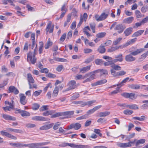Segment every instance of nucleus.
<instances>
[{
  "label": "nucleus",
  "instance_id": "obj_17",
  "mask_svg": "<svg viewBox=\"0 0 148 148\" xmlns=\"http://www.w3.org/2000/svg\"><path fill=\"white\" fill-rule=\"evenodd\" d=\"M115 58L116 59L113 60V62L114 63L118 61L121 62L123 61V55L121 54L116 56Z\"/></svg>",
  "mask_w": 148,
  "mask_h": 148
},
{
  "label": "nucleus",
  "instance_id": "obj_46",
  "mask_svg": "<svg viewBox=\"0 0 148 148\" xmlns=\"http://www.w3.org/2000/svg\"><path fill=\"white\" fill-rule=\"evenodd\" d=\"M3 109L5 112H7V111H11L12 110L14 109V108L12 106H7L6 107H3Z\"/></svg>",
  "mask_w": 148,
  "mask_h": 148
},
{
  "label": "nucleus",
  "instance_id": "obj_54",
  "mask_svg": "<svg viewBox=\"0 0 148 148\" xmlns=\"http://www.w3.org/2000/svg\"><path fill=\"white\" fill-rule=\"evenodd\" d=\"M50 143L49 142H46L41 143H37L38 147H39L42 145H48Z\"/></svg>",
  "mask_w": 148,
  "mask_h": 148
},
{
  "label": "nucleus",
  "instance_id": "obj_3",
  "mask_svg": "<svg viewBox=\"0 0 148 148\" xmlns=\"http://www.w3.org/2000/svg\"><path fill=\"white\" fill-rule=\"evenodd\" d=\"M37 45H36V47L34 49L33 53L30 51L27 54V61L29 62V61L32 64H34L36 62V58L35 57V52L37 50Z\"/></svg>",
  "mask_w": 148,
  "mask_h": 148
},
{
  "label": "nucleus",
  "instance_id": "obj_60",
  "mask_svg": "<svg viewBox=\"0 0 148 148\" xmlns=\"http://www.w3.org/2000/svg\"><path fill=\"white\" fill-rule=\"evenodd\" d=\"M29 46H30V45H29L27 42H25L23 48V50L25 51H27L28 49Z\"/></svg>",
  "mask_w": 148,
  "mask_h": 148
},
{
  "label": "nucleus",
  "instance_id": "obj_52",
  "mask_svg": "<svg viewBox=\"0 0 148 148\" xmlns=\"http://www.w3.org/2000/svg\"><path fill=\"white\" fill-rule=\"evenodd\" d=\"M67 3H65L62 5L61 8V11H64V12H66L67 10V9L66 7V5Z\"/></svg>",
  "mask_w": 148,
  "mask_h": 148
},
{
  "label": "nucleus",
  "instance_id": "obj_64",
  "mask_svg": "<svg viewBox=\"0 0 148 148\" xmlns=\"http://www.w3.org/2000/svg\"><path fill=\"white\" fill-rule=\"evenodd\" d=\"M76 148H90V147L88 145H77Z\"/></svg>",
  "mask_w": 148,
  "mask_h": 148
},
{
  "label": "nucleus",
  "instance_id": "obj_40",
  "mask_svg": "<svg viewBox=\"0 0 148 148\" xmlns=\"http://www.w3.org/2000/svg\"><path fill=\"white\" fill-rule=\"evenodd\" d=\"M129 79V78L128 77H126L124 79L122 82L119 84H118L116 85V86H119L121 87L122 86L123 84L126 82Z\"/></svg>",
  "mask_w": 148,
  "mask_h": 148
},
{
  "label": "nucleus",
  "instance_id": "obj_50",
  "mask_svg": "<svg viewBox=\"0 0 148 148\" xmlns=\"http://www.w3.org/2000/svg\"><path fill=\"white\" fill-rule=\"evenodd\" d=\"M40 107V105L37 103H34L33 104L32 108L34 110H38Z\"/></svg>",
  "mask_w": 148,
  "mask_h": 148
},
{
  "label": "nucleus",
  "instance_id": "obj_34",
  "mask_svg": "<svg viewBox=\"0 0 148 148\" xmlns=\"http://www.w3.org/2000/svg\"><path fill=\"white\" fill-rule=\"evenodd\" d=\"M52 45V42L50 41V38H49L47 41V43L45 45V49H47L49 48V47Z\"/></svg>",
  "mask_w": 148,
  "mask_h": 148
},
{
  "label": "nucleus",
  "instance_id": "obj_36",
  "mask_svg": "<svg viewBox=\"0 0 148 148\" xmlns=\"http://www.w3.org/2000/svg\"><path fill=\"white\" fill-rule=\"evenodd\" d=\"M129 87L133 89H138L140 88V86L138 84H131L129 86Z\"/></svg>",
  "mask_w": 148,
  "mask_h": 148
},
{
  "label": "nucleus",
  "instance_id": "obj_49",
  "mask_svg": "<svg viewBox=\"0 0 148 148\" xmlns=\"http://www.w3.org/2000/svg\"><path fill=\"white\" fill-rule=\"evenodd\" d=\"M122 38H119L114 40L113 42V45H116L119 43L120 41L122 40Z\"/></svg>",
  "mask_w": 148,
  "mask_h": 148
},
{
  "label": "nucleus",
  "instance_id": "obj_51",
  "mask_svg": "<svg viewBox=\"0 0 148 148\" xmlns=\"http://www.w3.org/2000/svg\"><path fill=\"white\" fill-rule=\"evenodd\" d=\"M30 114L29 112L23 110L21 115L22 117H24L25 116H30Z\"/></svg>",
  "mask_w": 148,
  "mask_h": 148
},
{
  "label": "nucleus",
  "instance_id": "obj_29",
  "mask_svg": "<svg viewBox=\"0 0 148 148\" xmlns=\"http://www.w3.org/2000/svg\"><path fill=\"white\" fill-rule=\"evenodd\" d=\"M144 32V30H139L138 31L135 32L133 34L132 36V37H134L135 36H138L141 35Z\"/></svg>",
  "mask_w": 148,
  "mask_h": 148
},
{
  "label": "nucleus",
  "instance_id": "obj_37",
  "mask_svg": "<svg viewBox=\"0 0 148 148\" xmlns=\"http://www.w3.org/2000/svg\"><path fill=\"white\" fill-rule=\"evenodd\" d=\"M111 66L112 68V69L114 70L120 71L121 69V68L120 66L115 64L111 65Z\"/></svg>",
  "mask_w": 148,
  "mask_h": 148
},
{
  "label": "nucleus",
  "instance_id": "obj_15",
  "mask_svg": "<svg viewBox=\"0 0 148 148\" xmlns=\"http://www.w3.org/2000/svg\"><path fill=\"white\" fill-rule=\"evenodd\" d=\"M54 25L51 26V23L50 22L48 23L46 29V31L47 34L49 30V32L51 33L53 32V30Z\"/></svg>",
  "mask_w": 148,
  "mask_h": 148
},
{
  "label": "nucleus",
  "instance_id": "obj_63",
  "mask_svg": "<svg viewBox=\"0 0 148 148\" xmlns=\"http://www.w3.org/2000/svg\"><path fill=\"white\" fill-rule=\"evenodd\" d=\"M42 92V90L36 91L33 93V95L35 96L36 97L37 96L40 94Z\"/></svg>",
  "mask_w": 148,
  "mask_h": 148
},
{
  "label": "nucleus",
  "instance_id": "obj_35",
  "mask_svg": "<svg viewBox=\"0 0 148 148\" xmlns=\"http://www.w3.org/2000/svg\"><path fill=\"white\" fill-rule=\"evenodd\" d=\"M145 139H144L138 140L136 143V145L138 146L140 144H143L145 142Z\"/></svg>",
  "mask_w": 148,
  "mask_h": 148
},
{
  "label": "nucleus",
  "instance_id": "obj_55",
  "mask_svg": "<svg viewBox=\"0 0 148 148\" xmlns=\"http://www.w3.org/2000/svg\"><path fill=\"white\" fill-rule=\"evenodd\" d=\"M119 89L120 87H118L117 88L116 90L111 92L110 95H113L114 94L117 93L118 92H119Z\"/></svg>",
  "mask_w": 148,
  "mask_h": 148
},
{
  "label": "nucleus",
  "instance_id": "obj_26",
  "mask_svg": "<svg viewBox=\"0 0 148 148\" xmlns=\"http://www.w3.org/2000/svg\"><path fill=\"white\" fill-rule=\"evenodd\" d=\"M146 117L144 116H141L140 117L136 116L133 117L132 119L133 120H137L141 121H144Z\"/></svg>",
  "mask_w": 148,
  "mask_h": 148
},
{
  "label": "nucleus",
  "instance_id": "obj_20",
  "mask_svg": "<svg viewBox=\"0 0 148 148\" xmlns=\"http://www.w3.org/2000/svg\"><path fill=\"white\" fill-rule=\"evenodd\" d=\"M53 126V124L45 125L40 128V129L42 130H47L51 128Z\"/></svg>",
  "mask_w": 148,
  "mask_h": 148
},
{
  "label": "nucleus",
  "instance_id": "obj_4",
  "mask_svg": "<svg viewBox=\"0 0 148 148\" xmlns=\"http://www.w3.org/2000/svg\"><path fill=\"white\" fill-rule=\"evenodd\" d=\"M67 86H68V88L63 91V92L68 91L75 88L76 87V82L74 80H71L68 83Z\"/></svg>",
  "mask_w": 148,
  "mask_h": 148
},
{
  "label": "nucleus",
  "instance_id": "obj_16",
  "mask_svg": "<svg viewBox=\"0 0 148 148\" xmlns=\"http://www.w3.org/2000/svg\"><path fill=\"white\" fill-rule=\"evenodd\" d=\"M29 147L31 148H48V147H38L37 143L24 144V147Z\"/></svg>",
  "mask_w": 148,
  "mask_h": 148
},
{
  "label": "nucleus",
  "instance_id": "obj_59",
  "mask_svg": "<svg viewBox=\"0 0 148 148\" xmlns=\"http://www.w3.org/2000/svg\"><path fill=\"white\" fill-rule=\"evenodd\" d=\"M117 105L123 108H128V105L126 103H118Z\"/></svg>",
  "mask_w": 148,
  "mask_h": 148
},
{
  "label": "nucleus",
  "instance_id": "obj_57",
  "mask_svg": "<svg viewBox=\"0 0 148 148\" xmlns=\"http://www.w3.org/2000/svg\"><path fill=\"white\" fill-rule=\"evenodd\" d=\"M79 95L78 93H75L71 97V99L72 100H75L78 97Z\"/></svg>",
  "mask_w": 148,
  "mask_h": 148
},
{
  "label": "nucleus",
  "instance_id": "obj_21",
  "mask_svg": "<svg viewBox=\"0 0 148 148\" xmlns=\"http://www.w3.org/2000/svg\"><path fill=\"white\" fill-rule=\"evenodd\" d=\"M90 66H88L80 69L79 72L83 73H85L90 69Z\"/></svg>",
  "mask_w": 148,
  "mask_h": 148
},
{
  "label": "nucleus",
  "instance_id": "obj_18",
  "mask_svg": "<svg viewBox=\"0 0 148 148\" xmlns=\"http://www.w3.org/2000/svg\"><path fill=\"white\" fill-rule=\"evenodd\" d=\"M107 80L106 79H104L100 80L98 81L91 84L92 86H96L98 85H101L102 84L105 83L107 82Z\"/></svg>",
  "mask_w": 148,
  "mask_h": 148
},
{
  "label": "nucleus",
  "instance_id": "obj_19",
  "mask_svg": "<svg viewBox=\"0 0 148 148\" xmlns=\"http://www.w3.org/2000/svg\"><path fill=\"white\" fill-rule=\"evenodd\" d=\"M8 90L10 92H13L15 95L18 94L19 92L18 90L14 86H10Z\"/></svg>",
  "mask_w": 148,
  "mask_h": 148
},
{
  "label": "nucleus",
  "instance_id": "obj_12",
  "mask_svg": "<svg viewBox=\"0 0 148 148\" xmlns=\"http://www.w3.org/2000/svg\"><path fill=\"white\" fill-rule=\"evenodd\" d=\"M27 79L28 82V84L29 86V88L31 89V83H34V80L32 77V75L30 73H28L27 75Z\"/></svg>",
  "mask_w": 148,
  "mask_h": 148
},
{
  "label": "nucleus",
  "instance_id": "obj_47",
  "mask_svg": "<svg viewBox=\"0 0 148 148\" xmlns=\"http://www.w3.org/2000/svg\"><path fill=\"white\" fill-rule=\"evenodd\" d=\"M98 51L100 53H104L106 49L103 46H100L98 49Z\"/></svg>",
  "mask_w": 148,
  "mask_h": 148
},
{
  "label": "nucleus",
  "instance_id": "obj_44",
  "mask_svg": "<svg viewBox=\"0 0 148 148\" xmlns=\"http://www.w3.org/2000/svg\"><path fill=\"white\" fill-rule=\"evenodd\" d=\"M135 13L136 16L137 18H140L144 16L142 15L140 12L138 10H136Z\"/></svg>",
  "mask_w": 148,
  "mask_h": 148
},
{
  "label": "nucleus",
  "instance_id": "obj_56",
  "mask_svg": "<svg viewBox=\"0 0 148 148\" xmlns=\"http://www.w3.org/2000/svg\"><path fill=\"white\" fill-rule=\"evenodd\" d=\"M110 71L111 74L113 75L114 77L118 76V72H116L115 70L112 69Z\"/></svg>",
  "mask_w": 148,
  "mask_h": 148
},
{
  "label": "nucleus",
  "instance_id": "obj_2",
  "mask_svg": "<svg viewBox=\"0 0 148 148\" xmlns=\"http://www.w3.org/2000/svg\"><path fill=\"white\" fill-rule=\"evenodd\" d=\"M74 114L73 111H69L66 112H59L51 116V118H54L61 116H66V118H70Z\"/></svg>",
  "mask_w": 148,
  "mask_h": 148
},
{
  "label": "nucleus",
  "instance_id": "obj_45",
  "mask_svg": "<svg viewBox=\"0 0 148 148\" xmlns=\"http://www.w3.org/2000/svg\"><path fill=\"white\" fill-rule=\"evenodd\" d=\"M123 112L125 114L130 115L133 113V111L132 110H130L127 109L124 110L123 111Z\"/></svg>",
  "mask_w": 148,
  "mask_h": 148
},
{
  "label": "nucleus",
  "instance_id": "obj_42",
  "mask_svg": "<svg viewBox=\"0 0 148 148\" xmlns=\"http://www.w3.org/2000/svg\"><path fill=\"white\" fill-rule=\"evenodd\" d=\"M120 47V46H116L115 47H112L108 49V51L110 52H112L118 49Z\"/></svg>",
  "mask_w": 148,
  "mask_h": 148
},
{
  "label": "nucleus",
  "instance_id": "obj_53",
  "mask_svg": "<svg viewBox=\"0 0 148 148\" xmlns=\"http://www.w3.org/2000/svg\"><path fill=\"white\" fill-rule=\"evenodd\" d=\"M88 116L87 114H85L80 116L76 118L77 120L86 119L88 118Z\"/></svg>",
  "mask_w": 148,
  "mask_h": 148
},
{
  "label": "nucleus",
  "instance_id": "obj_58",
  "mask_svg": "<svg viewBox=\"0 0 148 148\" xmlns=\"http://www.w3.org/2000/svg\"><path fill=\"white\" fill-rule=\"evenodd\" d=\"M95 102L96 101L95 100L86 101V106H91L92 104L95 103Z\"/></svg>",
  "mask_w": 148,
  "mask_h": 148
},
{
  "label": "nucleus",
  "instance_id": "obj_28",
  "mask_svg": "<svg viewBox=\"0 0 148 148\" xmlns=\"http://www.w3.org/2000/svg\"><path fill=\"white\" fill-rule=\"evenodd\" d=\"M59 92V88L58 87L56 86L55 88L53 90L52 94V97H56Z\"/></svg>",
  "mask_w": 148,
  "mask_h": 148
},
{
  "label": "nucleus",
  "instance_id": "obj_7",
  "mask_svg": "<svg viewBox=\"0 0 148 148\" xmlns=\"http://www.w3.org/2000/svg\"><path fill=\"white\" fill-rule=\"evenodd\" d=\"M87 17V14L86 13H84L82 16H80L79 22L77 25L78 27H79L81 26L83 21H86Z\"/></svg>",
  "mask_w": 148,
  "mask_h": 148
},
{
  "label": "nucleus",
  "instance_id": "obj_38",
  "mask_svg": "<svg viewBox=\"0 0 148 148\" xmlns=\"http://www.w3.org/2000/svg\"><path fill=\"white\" fill-rule=\"evenodd\" d=\"M103 61L102 59H97L95 60V63L98 65H102L103 63Z\"/></svg>",
  "mask_w": 148,
  "mask_h": 148
},
{
  "label": "nucleus",
  "instance_id": "obj_5",
  "mask_svg": "<svg viewBox=\"0 0 148 148\" xmlns=\"http://www.w3.org/2000/svg\"><path fill=\"white\" fill-rule=\"evenodd\" d=\"M121 95L126 98H129L132 99H135L137 98V96L135 94L132 93H122Z\"/></svg>",
  "mask_w": 148,
  "mask_h": 148
},
{
  "label": "nucleus",
  "instance_id": "obj_31",
  "mask_svg": "<svg viewBox=\"0 0 148 148\" xmlns=\"http://www.w3.org/2000/svg\"><path fill=\"white\" fill-rule=\"evenodd\" d=\"M10 144L12 146H16V147H24V144L22 143H21L18 142H17L16 143H12Z\"/></svg>",
  "mask_w": 148,
  "mask_h": 148
},
{
  "label": "nucleus",
  "instance_id": "obj_33",
  "mask_svg": "<svg viewBox=\"0 0 148 148\" xmlns=\"http://www.w3.org/2000/svg\"><path fill=\"white\" fill-rule=\"evenodd\" d=\"M39 53L40 54H41L42 52L43 47L44 44L41 41L39 42Z\"/></svg>",
  "mask_w": 148,
  "mask_h": 148
},
{
  "label": "nucleus",
  "instance_id": "obj_39",
  "mask_svg": "<svg viewBox=\"0 0 148 148\" xmlns=\"http://www.w3.org/2000/svg\"><path fill=\"white\" fill-rule=\"evenodd\" d=\"M94 56H92L86 59L84 61V63H88L94 60Z\"/></svg>",
  "mask_w": 148,
  "mask_h": 148
},
{
  "label": "nucleus",
  "instance_id": "obj_22",
  "mask_svg": "<svg viewBox=\"0 0 148 148\" xmlns=\"http://www.w3.org/2000/svg\"><path fill=\"white\" fill-rule=\"evenodd\" d=\"M95 72L97 73L100 72V76L102 75H107L108 74V72L105 69H99L95 70Z\"/></svg>",
  "mask_w": 148,
  "mask_h": 148
},
{
  "label": "nucleus",
  "instance_id": "obj_43",
  "mask_svg": "<svg viewBox=\"0 0 148 148\" xmlns=\"http://www.w3.org/2000/svg\"><path fill=\"white\" fill-rule=\"evenodd\" d=\"M128 108L132 109H138V106L135 104H132L131 105H128Z\"/></svg>",
  "mask_w": 148,
  "mask_h": 148
},
{
  "label": "nucleus",
  "instance_id": "obj_8",
  "mask_svg": "<svg viewBox=\"0 0 148 148\" xmlns=\"http://www.w3.org/2000/svg\"><path fill=\"white\" fill-rule=\"evenodd\" d=\"M81 127V125L79 123H73L68 126V130L73 128L75 130H78Z\"/></svg>",
  "mask_w": 148,
  "mask_h": 148
},
{
  "label": "nucleus",
  "instance_id": "obj_13",
  "mask_svg": "<svg viewBox=\"0 0 148 148\" xmlns=\"http://www.w3.org/2000/svg\"><path fill=\"white\" fill-rule=\"evenodd\" d=\"M20 95V100L21 103L23 105H25L27 102V101L26 100V97L23 94H21Z\"/></svg>",
  "mask_w": 148,
  "mask_h": 148
},
{
  "label": "nucleus",
  "instance_id": "obj_41",
  "mask_svg": "<svg viewBox=\"0 0 148 148\" xmlns=\"http://www.w3.org/2000/svg\"><path fill=\"white\" fill-rule=\"evenodd\" d=\"M90 26L93 33H95L96 24L94 22L91 23L90 24Z\"/></svg>",
  "mask_w": 148,
  "mask_h": 148
},
{
  "label": "nucleus",
  "instance_id": "obj_27",
  "mask_svg": "<svg viewBox=\"0 0 148 148\" xmlns=\"http://www.w3.org/2000/svg\"><path fill=\"white\" fill-rule=\"evenodd\" d=\"M148 56V51L143 54L138 59L139 62H140L144 60Z\"/></svg>",
  "mask_w": 148,
  "mask_h": 148
},
{
  "label": "nucleus",
  "instance_id": "obj_1",
  "mask_svg": "<svg viewBox=\"0 0 148 148\" xmlns=\"http://www.w3.org/2000/svg\"><path fill=\"white\" fill-rule=\"evenodd\" d=\"M145 50V49L144 48H140L137 49L134 51H133V50L130 51V53L125 56V60L127 62H130L134 61L136 60V58L133 57V56H136L143 52Z\"/></svg>",
  "mask_w": 148,
  "mask_h": 148
},
{
  "label": "nucleus",
  "instance_id": "obj_61",
  "mask_svg": "<svg viewBox=\"0 0 148 148\" xmlns=\"http://www.w3.org/2000/svg\"><path fill=\"white\" fill-rule=\"evenodd\" d=\"M49 87L50 88L52 87V85L50 83H49L47 84L46 86L44 89L43 90L45 92H46L48 90Z\"/></svg>",
  "mask_w": 148,
  "mask_h": 148
},
{
  "label": "nucleus",
  "instance_id": "obj_24",
  "mask_svg": "<svg viewBox=\"0 0 148 148\" xmlns=\"http://www.w3.org/2000/svg\"><path fill=\"white\" fill-rule=\"evenodd\" d=\"M133 30L132 28L130 27L126 29L124 32V33L126 36L129 35L132 32Z\"/></svg>",
  "mask_w": 148,
  "mask_h": 148
},
{
  "label": "nucleus",
  "instance_id": "obj_32",
  "mask_svg": "<svg viewBox=\"0 0 148 148\" xmlns=\"http://www.w3.org/2000/svg\"><path fill=\"white\" fill-rule=\"evenodd\" d=\"M109 12H108V13L107 14H106L105 13H103L100 15V21L104 20L107 17L108 15Z\"/></svg>",
  "mask_w": 148,
  "mask_h": 148
},
{
  "label": "nucleus",
  "instance_id": "obj_30",
  "mask_svg": "<svg viewBox=\"0 0 148 148\" xmlns=\"http://www.w3.org/2000/svg\"><path fill=\"white\" fill-rule=\"evenodd\" d=\"M110 112L108 111H105L103 112H100L99 113V116L100 117H105L109 115Z\"/></svg>",
  "mask_w": 148,
  "mask_h": 148
},
{
  "label": "nucleus",
  "instance_id": "obj_23",
  "mask_svg": "<svg viewBox=\"0 0 148 148\" xmlns=\"http://www.w3.org/2000/svg\"><path fill=\"white\" fill-rule=\"evenodd\" d=\"M134 20V17L131 16L125 19H124L123 22L124 23H125L130 24L132 23Z\"/></svg>",
  "mask_w": 148,
  "mask_h": 148
},
{
  "label": "nucleus",
  "instance_id": "obj_62",
  "mask_svg": "<svg viewBox=\"0 0 148 148\" xmlns=\"http://www.w3.org/2000/svg\"><path fill=\"white\" fill-rule=\"evenodd\" d=\"M26 7L29 11H35V9L34 8L31 7L29 5H27L26 6Z\"/></svg>",
  "mask_w": 148,
  "mask_h": 148
},
{
  "label": "nucleus",
  "instance_id": "obj_11",
  "mask_svg": "<svg viewBox=\"0 0 148 148\" xmlns=\"http://www.w3.org/2000/svg\"><path fill=\"white\" fill-rule=\"evenodd\" d=\"M97 73L95 72V70L85 74L84 77H87L89 76V77H88V78L91 81L95 78V74Z\"/></svg>",
  "mask_w": 148,
  "mask_h": 148
},
{
  "label": "nucleus",
  "instance_id": "obj_10",
  "mask_svg": "<svg viewBox=\"0 0 148 148\" xmlns=\"http://www.w3.org/2000/svg\"><path fill=\"white\" fill-rule=\"evenodd\" d=\"M1 115L3 118L6 120L15 121L16 120L15 117L9 115L4 114H2Z\"/></svg>",
  "mask_w": 148,
  "mask_h": 148
},
{
  "label": "nucleus",
  "instance_id": "obj_9",
  "mask_svg": "<svg viewBox=\"0 0 148 148\" xmlns=\"http://www.w3.org/2000/svg\"><path fill=\"white\" fill-rule=\"evenodd\" d=\"M0 133L2 136H5L9 138L14 140H16L17 139V138L16 136L12 135L8 132L3 131H0Z\"/></svg>",
  "mask_w": 148,
  "mask_h": 148
},
{
  "label": "nucleus",
  "instance_id": "obj_14",
  "mask_svg": "<svg viewBox=\"0 0 148 148\" xmlns=\"http://www.w3.org/2000/svg\"><path fill=\"white\" fill-rule=\"evenodd\" d=\"M32 119L34 121H47V119L41 116H36L32 118Z\"/></svg>",
  "mask_w": 148,
  "mask_h": 148
},
{
  "label": "nucleus",
  "instance_id": "obj_25",
  "mask_svg": "<svg viewBox=\"0 0 148 148\" xmlns=\"http://www.w3.org/2000/svg\"><path fill=\"white\" fill-rule=\"evenodd\" d=\"M117 145L121 148L130 147L128 142L124 143H119L117 144Z\"/></svg>",
  "mask_w": 148,
  "mask_h": 148
},
{
  "label": "nucleus",
  "instance_id": "obj_48",
  "mask_svg": "<svg viewBox=\"0 0 148 148\" xmlns=\"http://www.w3.org/2000/svg\"><path fill=\"white\" fill-rule=\"evenodd\" d=\"M106 34L105 32L99 33L97 34L96 36L98 38H102L104 37Z\"/></svg>",
  "mask_w": 148,
  "mask_h": 148
},
{
  "label": "nucleus",
  "instance_id": "obj_6",
  "mask_svg": "<svg viewBox=\"0 0 148 148\" xmlns=\"http://www.w3.org/2000/svg\"><path fill=\"white\" fill-rule=\"evenodd\" d=\"M125 28L126 27L125 25L119 24L116 25L114 29L115 30H118V33L120 34L123 32Z\"/></svg>",
  "mask_w": 148,
  "mask_h": 148
}]
</instances>
